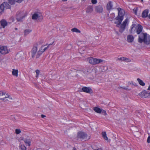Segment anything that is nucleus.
I'll return each instance as SVG.
<instances>
[{
    "mask_svg": "<svg viewBox=\"0 0 150 150\" xmlns=\"http://www.w3.org/2000/svg\"><path fill=\"white\" fill-rule=\"evenodd\" d=\"M143 27L140 24L136 25L133 24L131 26L130 32L131 34H134L136 33L137 34H139L141 33Z\"/></svg>",
    "mask_w": 150,
    "mask_h": 150,
    "instance_id": "nucleus-1",
    "label": "nucleus"
},
{
    "mask_svg": "<svg viewBox=\"0 0 150 150\" xmlns=\"http://www.w3.org/2000/svg\"><path fill=\"white\" fill-rule=\"evenodd\" d=\"M138 42L140 43L144 42L146 45L150 44V42L147 40V33H142L139 34Z\"/></svg>",
    "mask_w": 150,
    "mask_h": 150,
    "instance_id": "nucleus-2",
    "label": "nucleus"
},
{
    "mask_svg": "<svg viewBox=\"0 0 150 150\" xmlns=\"http://www.w3.org/2000/svg\"><path fill=\"white\" fill-rule=\"evenodd\" d=\"M27 15V13L26 11H21L18 12L16 14V19L18 21H21Z\"/></svg>",
    "mask_w": 150,
    "mask_h": 150,
    "instance_id": "nucleus-3",
    "label": "nucleus"
},
{
    "mask_svg": "<svg viewBox=\"0 0 150 150\" xmlns=\"http://www.w3.org/2000/svg\"><path fill=\"white\" fill-rule=\"evenodd\" d=\"M89 63L92 64H98L103 62V60L96 58H94L92 57H90L88 58Z\"/></svg>",
    "mask_w": 150,
    "mask_h": 150,
    "instance_id": "nucleus-4",
    "label": "nucleus"
},
{
    "mask_svg": "<svg viewBox=\"0 0 150 150\" xmlns=\"http://www.w3.org/2000/svg\"><path fill=\"white\" fill-rule=\"evenodd\" d=\"M77 137L78 139H80L81 140H88L90 138H87V134L86 133L81 132H79L78 133Z\"/></svg>",
    "mask_w": 150,
    "mask_h": 150,
    "instance_id": "nucleus-5",
    "label": "nucleus"
},
{
    "mask_svg": "<svg viewBox=\"0 0 150 150\" xmlns=\"http://www.w3.org/2000/svg\"><path fill=\"white\" fill-rule=\"evenodd\" d=\"M117 10L118 11V16L115 18L116 20H117L119 19V18L123 20L124 16L125 15V12L123 9L121 8H117Z\"/></svg>",
    "mask_w": 150,
    "mask_h": 150,
    "instance_id": "nucleus-6",
    "label": "nucleus"
},
{
    "mask_svg": "<svg viewBox=\"0 0 150 150\" xmlns=\"http://www.w3.org/2000/svg\"><path fill=\"white\" fill-rule=\"evenodd\" d=\"M139 95L142 98H146L150 96V93L149 91L144 90L139 93Z\"/></svg>",
    "mask_w": 150,
    "mask_h": 150,
    "instance_id": "nucleus-7",
    "label": "nucleus"
},
{
    "mask_svg": "<svg viewBox=\"0 0 150 150\" xmlns=\"http://www.w3.org/2000/svg\"><path fill=\"white\" fill-rule=\"evenodd\" d=\"M10 50L7 49V47L5 46L0 47V53L2 54H6L9 52Z\"/></svg>",
    "mask_w": 150,
    "mask_h": 150,
    "instance_id": "nucleus-8",
    "label": "nucleus"
},
{
    "mask_svg": "<svg viewBox=\"0 0 150 150\" xmlns=\"http://www.w3.org/2000/svg\"><path fill=\"white\" fill-rule=\"evenodd\" d=\"M128 19L126 18L125 20L123 22V23L121 25L119 31L122 33L125 30L127 23Z\"/></svg>",
    "mask_w": 150,
    "mask_h": 150,
    "instance_id": "nucleus-9",
    "label": "nucleus"
},
{
    "mask_svg": "<svg viewBox=\"0 0 150 150\" xmlns=\"http://www.w3.org/2000/svg\"><path fill=\"white\" fill-rule=\"evenodd\" d=\"M0 100L5 102L6 101H11L12 100V98L8 94H6L4 97L2 98H0Z\"/></svg>",
    "mask_w": 150,
    "mask_h": 150,
    "instance_id": "nucleus-10",
    "label": "nucleus"
},
{
    "mask_svg": "<svg viewBox=\"0 0 150 150\" xmlns=\"http://www.w3.org/2000/svg\"><path fill=\"white\" fill-rule=\"evenodd\" d=\"M95 11L98 13H102L103 10V8L101 5L97 6L95 7Z\"/></svg>",
    "mask_w": 150,
    "mask_h": 150,
    "instance_id": "nucleus-11",
    "label": "nucleus"
},
{
    "mask_svg": "<svg viewBox=\"0 0 150 150\" xmlns=\"http://www.w3.org/2000/svg\"><path fill=\"white\" fill-rule=\"evenodd\" d=\"M38 47L34 45L31 51V56L33 58L35 56L36 53L38 52Z\"/></svg>",
    "mask_w": 150,
    "mask_h": 150,
    "instance_id": "nucleus-12",
    "label": "nucleus"
},
{
    "mask_svg": "<svg viewBox=\"0 0 150 150\" xmlns=\"http://www.w3.org/2000/svg\"><path fill=\"white\" fill-rule=\"evenodd\" d=\"M45 45H42L40 48L39 51L37 52V54L36 55L37 58H38L42 54L43 52V48Z\"/></svg>",
    "mask_w": 150,
    "mask_h": 150,
    "instance_id": "nucleus-13",
    "label": "nucleus"
},
{
    "mask_svg": "<svg viewBox=\"0 0 150 150\" xmlns=\"http://www.w3.org/2000/svg\"><path fill=\"white\" fill-rule=\"evenodd\" d=\"M82 91L87 93H91L92 91V90L91 88L86 87H83L82 88Z\"/></svg>",
    "mask_w": 150,
    "mask_h": 150,
    "instance_id": "nucleus-14",
    "label": "nucleus"
},
{
    "mask_svg": "<svg viewBox=\"0 0 150 150\" xmlns=\"http://www.w3.org/2000/svg\"><path fill=\"white\" fill-rule=\"evenodd\" d=\"M113 5L112 2L111 1H109L107 4V9L108 11H110L113 9Z\"/></svg>",
    "mask_w": 150,
    "mask_h": 150,
    "instance_id": "nucleus-15",
    "label": "nucleus"
},
{
    "mask_svg": "<svg viewBox=\"0 0 150 150\" xmlns=\"http://www.w3.org/2000/svg\"><path fill=\"white\" fill-rule=\"evenodd\" d=\"M116 60L117 61H123L126 62H128L129 61V59L126 58L124 57H122L120 58H118L116 59Z\"/></svg>",
    "mask_w": 150,
    "mask_h": 150,
    "instance_id": "nucleus-16",
    "label": "nucleus"
},
{
    "mask_svg": "<svg viewBox=\"0 0 150 150\" xmlns=\"http://www.w3.org/2000/svg\"><path fill=\"white\" fill-rule=\"evenodd\" d=\"M149 13L148 9H146L143 11L142 13V16L143 18H146L148 16Z\"/></svg>",
    "mask_w": 150,
    "mask_h": 150,
    "instance_id": "nucleus-17",
    "label": "nucleus"
},
{
    "mask_svg": "<svg viewBox=\"0 0 150 150\" xmlns=\"http://www.w3.org/2000/svg\"><path fill=\"white\" fill-rule=\"evenodd\" d=\"M31 141V139L29 137H27L24 140V142L26 145L28 146L30 145V143Z\"/></svg>",
    "mask_w": 150,
    "mask_h": 150,
    "instance_id": "nucleus-18",
    "label": "nucleus"
},
{
    "mask_svg": "<svg viewBox=\"0 0 150 150\" xmlns=\"http://www.w3.org/2000/svg\"><path fill=\"white\" fill-rule=\"evenodd\" d=\"M1 25L3 28H4L7 25V23L6 21L4 19L2 20L0 22Z\"/></svg>",
    "mask_w": 150,
    "mask_h": 150,
    "instance_id": "nucleus-19",
    "label": "nucleus"
},
{
    "mask_svg": "<svg viewBox=\"0 0 150 150\" xmlns=\"http://www.w3.org/2000/svg\"><path fill=\"white\" fill-rule=\"evenodd\" d=\"M93 6H89L86 8V12L87 13H91L93 12Z\"/></svg>",
    "mask_w": 150,
    "mask_h": 150,
    "instance_id": "nucleus-20",
    "label": "nucleus"
},
{
    "mask_svg": "<svg viewBox=\"0 0 150 150\" xmlns=\"http://www.w3.org/2000/svg\"><path fill=\"white\" fill-rule=\"evenodd\" d=\"M134 37L132 35H129L127 36V41L129 42H131L133 41Z\"/></svg>",
    "mask_w": 150,
    "mask_h": 150,
    "instance_id": "nucleus-21",
    "label": "nucleus"
},
{
    "mask_svg": "<svg viewBox=\"0 0 150 150\" xmlns=\"http://www.w3.org/2000/svg\"><path fill=\"white\" fill-rule=\"evenodd\" d=\"M40 13H35L32 16V18L33 20H36L39 18Z\"/></svg>",
    "mask_w": 150,
    "mask_h": 150,
    "instance_id": "nucleus-22",
    "label": "nucleus"
},
{
    "mask_svg": "<svg viewBox=\"0 0 150 150\" xmlns=\"http://www.w3.org/2000/svg\"><path fill=\"white\" fill-rule=\"evenodd\" d=\"M94 110L98 113H101L102 111V110H101L99 108L97 107H95L93 108Z\"/></svg>",
    "mask_w": 150,
    "mask_h": 150,
    "instance_id": "nucleus-23",
    "label": "nucleus"
},
{
    "mask_svg": "<svg viewBox=\"0 0 150 150\" xmlns=\"http://www.w3.org/2000/svg\"><path fill=\"white\" fill-rule=\"evenodd\" d=\"M18 70L17 69H13L12 71V74L17 77L18 76Z\"/></svg>",
    "mask_w": 150,
    "mask_h": 150,
    "instance_id": "nucleus-24",
    "label": "nucleus"
},
{
    "mask_svg": "<svg viewBox=\"0 0 150 150\" xmlns=\"http://www.w3.org/2000/svg\"><path fill=\"white\" fill-rule=\"evenodd\" d=\"M3 4L5 6V8L6 9H10L11 8V6L9 5V4L7 3V2H4L3 3Z\"/></svg>",
    "mask_w": 150,
    "mask_h": 150,
    "instance_id": "nucleus-25",
    "label": "nucleus"
},
{
    "mask_svg": "<svg viewBox=\"0 0 150 150\" xmlns=\"http://www.w3.org/2000/svg\"><path fill=\"white\" fill-rule=\"evenodd\" d=\"M137 80L138 81L139 84L142 86H144L145 84L143 81L139 78L137 79Z\"/></svg>",
    "mask_w": 150,
    "mask_h": 150,
    "instance_id": "nucleus-26",
    "label": "nucleus"
},
{
    "mask_svg": "<svg viewBox=\"0 0 150 150\" xmlns=\"http://www.w3.org/2000/svg\"><path fill=\"white\" fill-rule=\"evenodd\" d=\"M32 31V30L30 29H25L24 30V35L26 36Z\"/></svg>",
    "mask_w": 150,
    "mask_h": 150,
    "instance_id": "nucleus-27",
    "label": "nucleus"
},
{
    "mask_svg": "<svg viewBox=\"0 0 150 150\" xmlns=\"http://www.w3.org/2000/svg\"><path fill=\"white\" fill-rule=\"evenodd\" d=\"M102 135L104 139L106 140H108V139L106 136V134L105 132H103L102 133Z\"/></svg>",
    "mask_w": 150,
    "mask_h": 150,
    "instance_id": "nucleus-28",
    "label": "nucleus"
},
{
    "mask_svg": "<svg viewBox=\"0 0 150 150\" xmlns=\"http://www.w3.org/2000/svg\"><path fill=\"white\" fill-rule=\"evenodd\" d=\"M117 20H118V21H115V24L119 25L121 23L122 21L123 20L122 19H122L120 18H119V19Z\"/></svg>",
    "mask_w": 150,
    "mask_h": 150,
    "instance_id": "nucleus-29",
    "label": "nucleus"
},
{
    "mask_svg": "<svg viewBox=\"0 0 150 150\" xmlns=\"http://www.w3.org/2000/svg\"><path fill=\"white\" fill-rule=\"evenodd\" d=\"M4 6L3 3L0 6V13H1L4 11Z\"/></svg>",
    "mask_w": 150,
    "mask_h": 150,
    "instance_id": "nucleus-30",
    "label": "nucleus"
},
{
    "mask_svg": "<svg viewBox=\"0 0 150 150\" xmlns=\"http://www.w3.org/2000/svg\"><path fill=\"white\" fill-rule=\"evenodd\" d=\"M71 31L73 32L80 33L81 31L79 29L76 28H74L71 29Z\"/></svg>",
    "mask_w": 150,
    "mask_h": 150,
    "instance_id": "nucleus-31",
    "label": "nucleus"
},
{
    "mask_svg": "<svg viewBox=\"0 0 150 150\" xmlns=\"http://www.w3.org/2000/svg\"><path fill=\"white\" fill-rule=\"evenodd\" d=\"M8 2L10 4L13 5L15 4L14 0H8Z\"/></svg>",
    "mask_w": 150,
    "mask_h": 150,
    "instance_id": "nucleus-32",
    "label": "nucleus"
},
{
    "mask_svg": "<svg viewBox=\"0 0 150 150\" xmlns=\"http://www.w3.org/2000/svg\"><path fill=\"white\" fill-rule=\"evenodd\" d=\"M21 148L22 150H26V147L23 145H21Z\"/></svg>",
    "mask_w": 150,
    "mask_h": 150,
    "instance_id": "nucleus-33",
    "label": "nucleus"
},
{
    "mask_svg": "<svg viewBox=\"0 0 150 150\" xmlns=\"http://www.w3.org/2000/svg\"><path fill=\"white\" fill-rule=\"evenodd\" d=\"M16 133L17 134H18L21 132L20 130L19 129H16L15 130Z\"/></svg>",
    "mask_w": 150,
    "mask_h": 150,
    "instance_id": "nucleus-34",
    "label": "nucleus"
},
{
    "mask_svg": "<svg viewBox=\"0 0 150 150\" xmlns=\"http://www.w3.org/2000/svg\"><path fill=\"white\" fill-rule=\"evenodd\" d=\"M52 44H50L48 45L46 47H45L43 49V52H44L49 47V46L50 45H52Z\"/></svg>",
    "mask_w": 150,
    "mask_h": 150,
    "instance_id": "nucleus-35",
    "label": "nucleus"
},
{
    "mask_svg": "<svg viewBox=\"0 0 150 150\" xmlns=\"http://www.w3.org/2000/svg\"><path fill=\"white\" fill-rule=\"evenodd\" d=\"M102 114L103 115H107V113L106 112V111L102 110L101 112Z\"/></svg>",
    "mask_w": 150,
    "mask_h": 150,
    "instance_id": "nucleus-36",
    "label": "nucleus"
},
{
    "mask_svg": "<svg viewBox=\"0 0 150 150\" xmlns=\"http://www.w3.org/2000/svg\"><path fill=\"white\" fill-rule=\"evenodd\" d=\"M6 94L2 91H0V96H3L4 97L5 96Z\"/></svg>",
    "mask_w": 150,
    "mask_h": 150,
    "instance_id": "nucleus-37",
    "label": "nucleus"
},
{
    "mask_svg": "<svg viewBox=\"0 0 150 150\" xmlns=\"http://www.w3.org/2000/svg\"><path fill=\"white\" fill-rule=\"evenodd\" d=\"M92 3L93 4H96L97 3V0H91Z\"/></svg>",
    "mask_w": 150,
    "mask_h": 150,
    "instance_id": "nucleus-38",
    "label": "nucleus"
},
{
    "mask_svg": "<svg viewBox=\"0 0 150 150\" xmlns=\"http://www.w3.org/2000/svg\"><path fill=\"white\" fill-rule=\"evenodd\" d=\"M38 20L39 21L40 20H42L43 19V17L42 16L40 15V14H39V18H38Z\"/></svg>",
    "mask_w": 150,
    "mask_h": 150,
    "instance_id": "nucleus-39",
    "label": "nucleus"
},
{
    "mask_svg": "<svg viewBox=\"0 0 150 150\" xmlns=\"http://www.w3.org/2000/svg\"><path fill=\"white\" fill-rule=\"evenodd\" d=\"M121 88H122L123 89L126 90H130V89H129L127 87H121Z\"/></svg>",
    "mask_w": 150,
    "mask_h": 150,
    "instance_id": "nucleus-40",
    "label": "nucleus"
},
{
    "mask_svg": "<svg viewBox=\"0 0 150 150\" xmlns=\"http://www.w3.org/2000/svg\"><path fill=\"white\" fill-rule=\"evenodd\" d=\"M133 11H134V13L135 15H137V9L134 8L133 9Z\"/></svg>",
    "mask_w": 150,
    "mask_h": 150,
    "instance_id": "nucleus-41",
    "label": "nucleus"
},
{
    "mask_svg": "<svg viewBox=\"0 0 150 150\" xmlns=\"http://www.w3.org/2000/svg\"><path fill=\"white\" fill-rule=\"evenodd\" d=\"M15 2H16L18 3H21L23 1V0H14Z\"/></svg>",
    "mask_w": 150,
    "mask_h": 150,
    "instance_id": "nucleus-42",
    "label": "nucleus"
},
{
    "mask_svg": "<svg viewBox=\"0 0 150 150\" xmlns=\"http://www.w3.org/2000/svg\"><path fill=\"white\" fill-rule=\"evenodd\" d=\"M147 142L148 143H150V136H149L147 139Z\"/></svg>",
    "mask_w": 150,
    "mask_h": 150,
    "instance_id": "nucleus-43",
    "label": "nucleus"
},
{
    "mask_svg": "<svg viewBox=\"0 0 150 150\" xmlns=\"http://www.w3.org/2000/svg\"><path fill=\"white\" fill-rule=\"evenodd\" d=\"M35 72L36 73V74H39L40 71L39 70L37 69V70H36Z\"/></svg>",
    "mask_w": 150,
    "mask_h": 150,
    "instance_id": "nucleus-44",
    "label": "nucleus"
},
{
    "mask_svg": "<svg viewBox=\"0 0 150 150\" xmlns=\"http://www.w3.org/2000/svg\"><path fill=\"white\" fill-rule=\"evenodd\" d=\"M45 117H46V116H45L43 115H41V117L42 118H43Z\"/></svg>",
    "mask_w": 150,
    "mask_h": 150,
    "instance_id": "nucleus-45",
    "label": "nucleus"
},
{
    "mask_svg": "<svg viewBox=\"0 0 150 150\" xmlns=\"http://www.w3.org/2000/svg\"><path fill=\"white\" fill-rule=\"evenodd\" d=\"M110 15H112V16L114 17H115V15H114V13H112L111 14H110Z\"/></svg>",
    "mask_w": 150,
    "mask_h": 150,
    "instance_id": "nucleus-46",
    "label": "nucleus"
},
{
    "mask_svg": "<svg viewBox=\"0 0 150 150\" xmlns=\"http://www.w3.org/2000/svg\"><path fill=\"white\" fill-rule=\"evenodd\" d=\"M148 90L150 91V85H149L148 88Z\"/></svg>",
    "mask_w": 150,
    "mask_h": 150,
    "instance_id": "nucleus-47",
    "label": "nucleus"
},
{
    "mask_svg": "<svg viewBox=\"0 0 150 150\" xmlns=\"http://www.w3.org/2000/svg\"><path fill=\"white\" fill-rule=\"evenodd\" d=\"M2 28V26H1V23H0V29H1V28Z\"/></svg>",
    "mask_w": 150,
    "mask_h": 150,
    "instance_id": "nucleus-48",
    "label": "nucleus"
},
{
    "mask_svg": "<svg viewBox=\"0 0 150 150\" xmlns=\"http://www.w3.org/2000/svg\"><path fill=\"white\" fill-rule=\"evenodd\" d=\"M38 75L39 74H36V78H38Z\"/></svg>",
    "mask_w": 150,
    "mask_h": 150,
    "instance_id": "nucleus-49",
    "label": "nucleus"
},
{
    "mask_svg": "<svg viewBox=\"0 0 150 150\" xmlns=\"http://www.w3.org/2000/svg\"><path fill=\"white\" fill-rule=\"evenodd\" d=\"M148 18H149L150 19V14H149V15L148 16Z\"/></svg>",
    "mask_w": 150,
    "mask_h": 150,
    "instance_id": "nucleus-50",
    "label": "nucleus"
},
{
    "mask_svg": "<svg viewBox=\"0 0 150 150\" xmlns=\"http://www.w3.org/2000/svg\"><path fill=\"white\" fill-rule=\"evenodd\" d=\"M67 0H62V1H67Z\"/></svg>",
    "mask_w": 150,
    "mask_h": 150,
    "instance_id": "nucleus-51",
    "label": "nucleus"
},
{
    "mask_svg": "<svg viewBox=\"0 0 150 150\" xmlns=\"http://www.w3.org/2000/svg\"><path fill=\"white\" fill-rule=\"evenodd\" d=\"M72 150H76V148H73V149H72Z\"/></svg>",
    "mask_w": 150,
    "mask_h": 150,
    "instance_id": "nucleus-52",
    "label": "nucleus"
},
{
    "mask_svg": "<svg viewBox=\"0 0 150 150\" xmlns=\"http://www.w3.org/2000/svg\"><path fill=\"white\" fill-rule=\"evenodd\" d=\"M17 29H18L17 28H15V30H17Z\"/></svg>",
    "mask_w": 150,
    "mask_h": 150,
    "instance_id": "nucleus-53",
    "label": "nucleus"
},
{
    "mask_svg": "<svg viewBox=\"0 0 150 150\" xmlns=\"http://www.w3.org/2000/svg\"><path fill=\"white\" fill-rule=\"evenodd\" d=\"M141 1L142 2V1H143V0H141Z\"/></svg>",
    "mask_w": 150,
    "mask_h": 150,
    "instance_id": "nucleus-54",
    "label": "nucleus"
},
{
    "mask_svg": "<svg viewBox=\"0 0 150 150\" xmlns=\"http://www.w3.org/2000/svg\"><path fill=\"white\" fill-rule=\"evenodd\" d=\"M111 21H112V18L110 20Z\"/></svg>",
    "mask_w": 150,
    "mask_h": 150,
    "instance_id": "nucleus-55",
    "label": "nucleus"
},
{
    "mask_svg": "<svg viewBox=\"0 0 150 150\" xmlns=\"http://www.w3.org/2000/svg\"><path fill=\"white\" fill-rule=\"evenodd\" d=\"M149 41V42H150V41Z\"/></svg>",
    "mask_w": 150,
    "mask_h": 150,
    "instance_id": "nucleus-56",
    "label": "nucleus"
}]
</instances>
